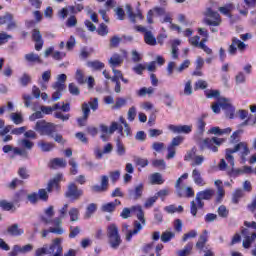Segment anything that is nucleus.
I'll list each match as a JSON object with an SVG mask.
<instances>
[{
	"mask_svg": "<svg viewBox=\"0 0 256 256\" xmlns=\"http://www.w3.org/2000/svg\"><path fill=\"white\" fill-rule=\"evenodd\" d=\"M237 49L240 51V53H243L247 49V44H245L243 41L239 40L236 37L232 38V43L228 48V53L230 55H237Z\"/></svg>",
	"mask_w": 256,
	"mask_h": 256,
	"instance_id": "1a4fd4ad",
	"label": "nucleus"
},
{
	"mask_svg": "<svg viewBox=\"0 0 256 256\" xmlns=\"http://www.w3.org/2000/svg\"><path fill=\"white\" fill-rule=\"evenodd\" d=\"M10 119L15 125H21L23 123V116L20 113H11Z\"/></svg>",
	"mask_w": 256,
	"mask_h": 256,
	"instance_id": "de8ad7c7",
	"label": "nucleus"
},
{
	"mask_svg": "<svg viewBox=\"0 0 256 256\" xmlns=\"http://www.w3.org/2000/svg\"><path fill=\"white\" fill-rule=\"evenodd\" d=\"M207 243V230H204L203 234L200 235L198 242L196 243L197 249H203Z\"/></svg>",
	"mask_w": 256,
	"mask_h": 256,
	"instance_id": "a19ab883",
	"label": "nucleus"
},
{
	"mask_svg": "<svg viewBox=\"0 0 256 256\" xmlns=\"http://www.w3.org/2000/svg\"><path fill=\"white\" fill-rule=\"evenodd\" d=\"M68 90L71 93V95H79L81 93V91H79V87H77V85H75V83H70L68 86Z\"/></svg>",
	"mask_w": 256,
	"mask_h": 256,
	"instance_id": "680f3d73",
	"label": "nucleus"
},
{
	"mask_svg": "<svg viewBox=\"0 0 256 256\" xmlns=\"http://www.w3.org/2000/svg\"><path fill=\"white\" fill-rule=\"evenodd\" d=\"M152 149L156 151V153H161L165 149V143L162 142H154L152 144Z\"/></svg>",
	"mask_w": 256,
	"mask_h": 256,
	"instance_id": "052dcab7",
	"label": "nucleus"
},
{
	"mask_svg": "<svg viewBox=\"0 0 256 256\" xmlns=\"http://www.w3.org/2000/svg\"><path fill=\"white\" fill-rule=\"evenodd\" d=\"M75 80L77 81L78 85H85V83H87L85 72H83L81 69H77L75 73Z\"/></svg>",
	"mask_w": 256,
	"mask_h": 256,
	"instance_id": "72a5a7b5",
	"label": "nucleus"
},
{
	"mask_svg": "<svg viewBox=\"0 0 256 256\" xmlns=\"http://www.w3.org/2000/svg\"><path fill=\"white\" fill-rule=\"evenodd\" d=\"M25 139H37V132L34 130H26L24 132Z\"/></svg>",
	"mask_w": 256,
	"mask_h": 256,
	"instance_id": "338daca9",
	"label": "nucleus"
},
{
	"mask_svg": "<svg viewBox=\"0 0 256 256\" xmlns=\"http://www.w3.org/2000/svg\"><path fill=\"white\" fill-rule=\"evenodd\" d=\"M126 13L131 21V23H137V21L135 20L136 18L138 19H143V14H141L140 11H138V13H134L133 12V8L131 7V5H126Z\"/></svg>",
	"mask_w": 256,
	"mask_h": 256,
	"instance_id": "5701e85b",
	"label": "nucleus"
},
{
	"mask_svg": "<svg viewBox=\"0 0 256 256\" xmlns=\"http://www.w3.org/2000/svg\"><path fill=\"white\" fill-rule=\"evenodd\" d=\"M213 195H215V190L213 189H206L198 192L196 194L195 200L191 201L190 203L191 215H193L194 217H197V211L205 207V202H203V200L209 201V199H212Z\"/></svg>",
	"mask_w": 256,
	"mask_h": 256,
	"instance_id": "f257e3e1",
	"label": "nucleus"
},
{
	"mask_svg": "<svg viewBox=\"0 0 256 256\" xmlns=\"http://www.w3.org/2000/svg\"><path fill=\"white\" fill-rule=\"evenodd\" d=\"M95 211H97V204H95V203L89 204L86 208L84 218L91 219V217H93V213H95Z\"/></svg>",
	"mask_w": 256,
	"mask_h": 256,
	"instance_id": "c9c22d12",
	"label": "nucleus"
},
{
	"mask_svg": "<svg viewBox=\"0 0 256 256\" xmlns=\"http://www.w3.org/2000/svg\"><path fill=\"white\" fill-rule=\"evenodd\" d=\"M227 173L230 177H239V175H243L244 171L243 169H237L235 166H231V169Z\"/></svg>",
	"mask_w": 256,
	"mask_h": 256,
	"instance_id": "8fccbe9b",
	"label": "nucleus"
},
{
	"mask_svg": "<svg viewBox=\"0 0 256 256\" xmlns=\"http://www.w3.org/2000/svg\"><path fill=\"white\" fill-rule=\"evenodd\" d=\"M116 153L119 157L125 156V153H127V149L125 148V145L121 143V140L116 141Z\"/></svg>",
	"mask_w": 256,
	"mask_h": 256,
	"instance_id": "58836bf2",
	"label": "nucleus"
},
{
	"mask_svg": "<svg viewBox=\"0 0 256 256\" xmlns=\"http://www.w3.org/2000/svg\"><path fill=\"white\" fill-rule=\"evenodd\" d=\"M19 149H22L28 153L31 151L33 147H35V143L27 138L19 139L18 140Z\"/></svg>",
	"mask_w": 256,
	"mask_h": 256,
	"instance_id": "aec40b11",
	"label": "nucleus"
},
{
	"mask_svg": "<svg viewBox=\"0 0 256 256\" xmlns=\"http://www.w3.org/2000/svg\"><path fill=\"white\" fill-rule=\"evenodd\" d=\"M38 147L43 153H49V151H53V149H55V144L52 142H45L44 140H40L38 142Z\"/></svg>",
	"mask_w": 256,
	"mask_h": 256,
	"instance_id": "cd10ccee",
	"label": "nucleus"
},
{
	"mask_svg": "<svg viewBox=\"0 0 256 256\" xmlns=\"http://www.w3.org/2000/svg\"><path fill=\"white\" fill-rule=\"evenodd\" d=\"M122 39L119 38V36H113L110 39V47L115 48V47H119V43H121Z\"/></svg>",
	"mask_w": 256,
	"mask_h": 256,
	"instance_id": "69168bd1",
	"label": "nucleus"
},
{
	"mask_svg": "<svg viewBox=\"0 0 256 256\" xmlns=\"http://www.w3.org/2000/svg\"><path fill=\"white\" fill-rule=\"evenodd\" d=\"M68 215L70 217V221H79V208H71L68 212Z\"/></svg>",
	"mask_w": 256,
	"mask_h": 256,
	"instance_id": "49530a36",
	"label": "nucleus"
},
{
	"mask_svg": "<svg viewBox=\"0 0 256 256\" xmlns=\"http://www.w3.org/2000/svg\"><path fill=\"white\" fill-rule=\"evenodd\" d=\"M63 238H55L50 245L51 255L63 256Z\"/></svg>",
	"mask_w": 256,
	"mask_h": 256,
	"instance_id": "9d476101",
	"label": "nucleus"
},
{
	"mask_svg": "<svg viewBox=\"0 0 256 256\" xmlns=\"http://www.w3.org/2000/svg\"><path fill=\"white\" fill-rule=\"evenodd\" d=\"M19 83L22 85V87H27L29 83H31V75L24 73L20 78H19Z\"/></svg>",
	"mask_w": 256,
	"mask_h": 256,
	"instance_id": "09e8293b",
	"label": "nucleus"
},
{
	"mask_svg": "<svg viewBox=\"0 0 256 256\" xmlns=\"http://www.w3.org/2000/svg\"><path fill=\"white\" fill-rule=\"evenodd\" d=\"M51 246L45 244L42 248L36 250V256L51 255Z\"/></svg>",
	"mask_w": 256,
	"mask_h": 256,
	"instance_id": "ea45409f",
	"label": "nucleus"
},
{
	"mask_svg": "<svg viewBox=\"0 0 256 256\" xmlns=\"http://www.w3.org/2000/svg\"><path fill=\"white\" fill-rule=\"evenodd\" d=\"M27 130V126H22V127H19V128H14L12 129L11 131V134L12 135H25V131Z\"/></svg>",
	"mask_w": 256,
	"mask_h": 256,
	"instance_id": "e2e57ef3",
	"label": "nucleus"
},
{
	"mask_svg": "<svg viewBox=\"0 0 256 256\" xmlns=\"http://www.w3.org/2000/svg\"><path fill=\"white\" fill-rule=\"evenodd\" d=\"M218 103L220 105V108L226 111L229 119H233V115L235 114V107H233V104L231 103V99L225 98V97H219Z\"/></svg>",
	"mask_w": 256,
	"mask_h": 256,
	"instance_id": "6e6552de",
	"label": "nucleus"
},
{
	"mask_svg": "<svg viewBox=\"0 0 256 256\" xmlns=\"http://www.w3.org/2000/svg\"><path fill=\"white\" fill-rule=\"evenodd\" d=\"M150 181L152 185H163L165 183V180H163V176H161V173H154L150 177Z\"/></svg>",
	"mask_w": 256,
	"mask_h": 256,
	"instance_id": "f704fd0d",
	"label": "nucleus"
},
{
	"mask_svg": "<svg viewBox=\"0 0 256 256\" xmlns=\"http://www.w3.org/2000/svg\"><path fill=\"white\" fill-rule=\"evenodd\" d=\"M152 165H153V167H161L162 169H165V167H166L165 160H163V159L153 160Z\"/></svg>",
	"mask_w": 256,
	"mask_h": 256,
	"instance_id": "774afa93",
	"label": "nucleus"
},
{
	"mask_svg": "<svg viewBox=\"0 0 256 256\" xmlns=\"http://www.w3.org/2000/svg\"><path fill=\"white\" fill-rule=\"evenodd\" d=\"M117 130H119V133L123 135V126H120L117 122H112L109 127V135H113Z\"/></svg>",
	"mask_w": 256,
	"mask_h": 256,
	"instance_id": "c03bdc74",
	"label": "nucleus"
},
{
	"mask_svg": "<svg viewBox=\"0 0 256 256\" xmlns=\"http://www.w3.org/2000/svg\"><path fill=\"white\" fill-rule=\"evenodd\" d=\"M234 151L236 153L241 154V159H243V161H245V157H247V155H249V153H251V150H249V146L247 145L246 142H239L238 144H236L234 146Z\"/></svg>",
	"mask_w": 256,
	"mask_h": 256,
	"instance_id": "f3484780",
	"label": "nucleus"
},
{
	"mask_svg": "<svg viewBox=\"0 0 256 256\" xmlns=\"http://www.w3.org/2000/svg\"><path fill=\"white\" fill-rule=\"evenodd\" d=\"M203 161H205V157H203V155L195 156L191 163V167H199L203 165Z\"/></svg>",
	"mask_w": 256,
	"mask_h": 256,
	"instance_id": "3c124183",
	"label": "nucleus"
},
{
	"mask_svg": "<svg viewBox=\"0 0 256 256\" xmlns=\"http://www.w3.org/2000/svg\"><path fill=\"white\" fill-rule=\"evenodd\" d=\"M128 121H135V117H137V108L132 106L128 110Z\"/></svg>",
	"mask_w": 256,
	"mask_h": 256,
	"instance_id": "6e6d98bb",
	"label": "nucleus"
},
{
	"mask_svg": "<svg viewBox=\"0 0 256 256\" xmlns=\"http://www.w3.org/2000/svg\"><path fill=\"white\" fill-rule=\"evenodd\" d=\"M7 233L12 237H19L25 233V231L19 228V224H13L7 228Z\"/></svg>",
	"mask_w": 256,
	"mask_h": 256,
	"instance_id": "bb28decb",
	"label": "nucleus"
},
{
	"mask_svg": "<svg viewBox=\"0 0 256 256\" xmlns=\"http://www.w3.org/2000/svg\"><path fill=\"white\" fill-rule=\"evenodd\" d=\"M107 238H108V245H110L111 249L116 250L118 247L121 246L123 240L121 239V235L119 234V228L116 224H110L107 227Z\"/></svg>",
	"mask_w": 256,
	"mask_h": 256,
	"instance_id": "f03ea898",
	"label": "nucleus"
},
{
	"mask_svg": "<svg viewBox=\"0 0 256 256\" xmlns=\"http://www.w3.org/2000/svg\"><path fill=\"white\" fill-rule=\"evenodd\" d=\"M134 163L139 167H147V165H149V160H147V158L136 157L134 158Z\"/></svg>",
	"mask_w": 256,
	"mask_h": 256,
	"instance_id": "864d4df0",
	"label": "nucleus"
},
{
	"mask_svg": "<svg viewBox=\"0 0 256 256\" xmlns=\"http://www.w3.org/2000/svg\"><path fill=\"white\" fill-rule=\"evenodd\" d=\"M192 178L194 180V183L196 185H199V187H204V185L206 184L205 180L201 176V171H199V169H197V168L193 169Z\"/></svg>",
	"mask_w": 256,
	"mask_h": 256,
	"instance_id": "a878e982",
	"label": "nucleus"
},
{
	"mask_svg": "<svg viewBox=\"0 0 256 256\" xmlns=\"http://www.w3.org/2000/svg\"><path fill=\"white\" fill-rule=\"evenodd\" d=\"M26 63H37L38 65H41L43 63V59H41V56L39 54H36L35 52H30L24 56Z\"/></svg>",
	"mask_w": 256,
	"mask_h": 256,
	"instance_id": "412c9836",
	"label": "nucleus"
},
{
	"mask_svg": "<svg viewBox=\"0 0 256 256\" xmlns=\"http://www.w3.org/2000/svg\"><path fill=\"white\" fill-rule=\"evenodd\" d=\"M33 41H35V50L41 51L43 49V36H41V31L39 29H34L32 32Z\"/></svg>",
	"mask_w": 256,
	"mask_h": 256,
	"instance_id": "6ab92c4d",
	"label": "nucleus"
},
{
	"mask_svg": "<svg viewBox=\"0 0 256 256\" xmlns=\"http://www.w3.org/2000/svg\"><path fill=\"white\" fill-rule=\"evenodd\" d=\"M148 135H149L150 138L159 137V135H163V130L149 129L148 130Z\"/></svg>",
	"mask_w": 256,
	"mask_h": 256,
	"instance_id": "0e129e2a",
	"label": "nucleus"
},
{
	"mask_svg": "<svg viewBox=\"0 0 256 256\" xmlns=\"http://www.w3.org/2000/svg\"><path fill=\"white\" fill-rule=\"evenodd\" d=\"M169 193H170L169 189H162L155 194V197L156 199L160 198L162 199V201H165V197H167Z\"/></svg>",
	"mask_w": 256,
	"mask_h": 256,
	"instance_id": "bf43d9fd",
	"label": "nucleus"
},
{
	"mask_svg": "<svg viewBox=\"0 0 256 256\" xmlns=\"http://www.w3.org/2000/svg\"><path fill=\"white\" fill-rule=\"evenodd\" d=\"M136 212L137 219L142 222V225H145V214L143 213V208L141 206H133L130 209L124 208L120 214L122 219H129L131 217V213Z\"/></svg>",
	"mask_w": 256,
	"mask_h": 256,
	"instance_id": "423d86ee",
	"label": "nucleus"
},
{
	"mask_svg": "<svg viewBox=\"0 0 256 256\" xmlns=\"http://www.w3.org/2000/svg\"><path fill=\"white\" fill-rule=\"evenodd\" d=\"M141 229H143V225H141V222L135 221L134 222V229L132 231H129L126 234V241H131L133 235H137V233H139V231H141Z\"/></svg>",
	"mask_w": 256,
	"mask_h": 256,
	"instance_id": "c85d7f7f",
	"label": "nucleus"
},
{
	"mask_svg": "<svg viewBox=\"0 0 256 256\" xmlns=\"http://www.w3.org/2000/svg\"><path fill=\"white\" fill-rule=\"evenodd\" d=\"M3 153H10V151H13L14 155H19L20 157H23V159H29V152L19 148L14 147L11 145H5L2 148Z\"/></svg>",
	"mask_w": 256,
	"mask_h": 256,
	"instance_id": "ddd939ff",
	"label": "nucleus"
},
{
	"mask_svg": "<svg viewBox=\"0 0 256 256\" xmlns=\"http://www.w3.org/2000/svg\"><path fill=\"white\" fill-rule=\"evenodd\" d=\"M124 58L120 54H113L110 59L108 60V63L112 69H115V67H120L121 64L123 63Z\"/></svg>",
	"mask_w": 256,
	"mask_h": 256,
	"instance_id": "4be33fe9",
	"label": "nucleus"
},
{
	"mask_svg": "<svg viewBox=\"0 0 256 256\" xmlns=\"http://www.w3.org/2000/svg\"><path fill=\"white\" fill-rule=\"evenodd\" d=\"M175 237V233L170 231H165L162 233L160 239L162 243H169Z\"/></svg>",
	"mask_w": 256,
	"mask_h": 256,
	"instance_id": "37998d69",
	"label": "nucleus"
},
{
	"mask_svg": "<svg viewBox=\"0 0 256 256\" xmlns=\"http://www.w3.org/2000/svg\"><path fill=\"white\" fill-rule=\"evenodd\" d=\"M61 179H63V174H56L53 179L49 181L46 190L40 189L38 191V199L41 201H47V199H49V195L47 193H51V191L54 189H59V183H61Z\"/></svg>",
	"mask_w": 256,
	"mask_h": 256,
	"instance_id": "7ed1b4c3",
	"label": "nucleus"
},
{
	"mask_svg": "<svg viewBox=\"0 0 256 256\" xmlns=\"http://www.w3.org/2000/svg\"><path fill=\"white\" fill-rule=\"evenodd\" d=\"M144 41L146 45H150L151 47H155V45H157V38H155L151 30L144 34Z\"/></svg>",
	"mask_w": 256,
	"mask_h": 256,
	"instance_id": "c756f323",
	"label": "nucleus"
},
{
	"mask_svg": "<svg viewBox=\"0 0 256 256\" xmlns=\"http://www.w3.org/2000/svg\"><path fill=\"white\" fill-rule=\"evenodd\" d=\"M242 235L244 237V239L242 241V245H243L244 249L251 248V245H253V243L256 241V232L249 235V230L243 229Z\"/></svg>",
	"mask_w": 256,
	"mask_h": 256,
	"instance_id": "f8f14e48",
	"label": "nucleus"
},
{
	"mask_svg": "<svg viewBox=\"0 0 256 256\" xmlns=\"http://www.w3.org/2000/svg\"><path fill=\"white\" fill-rule=\"evenodd\" d=\"M192 83L193 82L191 80L186 81V83L184 84L183 95H186V96L193 95V85H192Z\"/></svg>",
	"mask_w": 256,
	"mask_h": 256,
	"instance_id": "a18cd8bd",
	"label": "nucleus"
},
{
	"mask_svg": "<svg viewBox=\"0 0 256 256\" xmlns=\"http://www.w3.org/2000/svg\"><path fill=\"white\" fill-rule=\"evenodd\" d=\"M49 233H54L55 235H63L65 230L63 229V226L50 227L48 230H43L41 235L45 239Z\"/></svg>",
	"mask_w": 256,
	"mask_h": 256,
	"instance_id": "b1692460",
	"label": "nucleus"
},
{
	"mask_svg": "<svg viewBox=\"0 0 256 256\" xmlns=\"http://www.w3.org/2000/svg\"><path fill=\"white\" fill-rule=\"evenodd\" d=\"M50 169H57V167L65 168L67 167V161L63 158H54L49 162Z\"/></svg>",
	"mask_w": 256,
	"mask_h": 256,
	"instance_id": "393cba45",
	"label": "nucleus"
},
{
	"mask_svg": "<svg viewBox=\"0 0 256 256\" xmlns=\"http://www.w3.org/2000/svg\"><path fill=\"white\" fill-rule=\"evenodd\" d=\"M233 153H237L235 148H227L225 151V159L230 163L231 167H235V158L233 157Z\"/></svg>",
	"mask_w": 256,
	"mask_h": 256,
	"instance_id": "2f4dec72",
	"label": "nucleus"
},
{
	"mask_svg": "<svg viewBox=\"0 0 256 256\" xmlns=\"http://www.w3.org/2000/svg\"><path fill=\"white\" fill-rule=\"evenodd\" d=\"M143 189H145L143 183L136 185L134 189H129L128 193L130 199H134V201H137V199H141V197H143Z\"/></svg>",
	"mask_w": 256,
	"mask_h": 256,
	"instance_id": "2eb2a0df",
	"label": "nucleus"
},
{
	"mask_svg": "<svg viewBox=\"0 0 256 256\" xmlns=\"http://www.w3.org/2000/svg\"><path fill=\"white\" fill-rule=\"evenodd\" d=\"M87 67H90L92 71H101V69L105 68V64L99 60H94V61H88Z\"/></svg>",
	"mask_w": 256,
	"mask_h": 256,
	"instance_id": "7c9ffc66",
	"label": "nucleus"
},
{
	"mask_svg": "<svg viewBox=\"0 0 256 256\" xmlns=\"http://www.w3.org/2000/svg\"><path fill=\"white\" fill-rule=\"evenodd\" d=\"M0 207L3 211H11V209H13V203L7 202L6 200H0Z\"/></svg>",
	"mask_w": 256,
	"mask_h": 256,
	"instance_id": "13d9d810",
	"label": "nucleus"
},
{
	"mask_svg": "<svg viewBox=\"0 0 256 256\" xmlns=\"http://www.w3.org/2000/svg\"><path fill=\"white\" fill-rule=\"evenodd\" d=\"M168 129L172 131V133H184L186 135H189L191 131H193V126L191 125H169Z\"/></svg>",
	"mask_w": 256,
	"mask_h": 256,
	"instance_id": "a211bd4d",
	"label": "nucleus"
},
{
	"mask_svg": "<svg viewBox=\"0 0 256 256\" xmlns=\"http://www.w3.org/2000/svg\"><path fill=\"white\" fill-rule=\"evenodd\" d=\"M46 216H41L40 221L44 223V225H51L53 223V217L55 216V210L53 206H49L44 210Z\"/></svg>",
	"mask_w": 256,
	"mask_h": 256,
	"instance_id": "4468645a",
	"label": "nucleus"
},
{
	"mask_svg": "<svg viewBox=\"0 0 256 256\" xmlns=\"http://www.w3.org/2000/svg\"><path fill=\"white\" fill-rule=\"evenodd\" d=\"M242 197H245V192L243 189L239 188L232 195V203L237 205V203H239V199H242Z\"/></svg>",
	"mask_w": 256,
	"mask_h": 256,
	"instance_id": "4c0bfd02",
	"label": "nucleus"
},
{
	"mask_svg": "<svg viewBox=\"0 0 256 256\" xmlns=\"http://www.w3.org/2000/svg\"><path fill=\"white\" fill-rule=\"evenodd\" d=\"M116 207L117 204L115 202H109L101 206V211H103V213H113Z\"/></svg>",
	"mask_w": 256,
	"mask_h": 256,
	"instance_id": "e433bc0d",
	"label": "nucleus"
},
{
	"mask_svg": "<svg viewBox=\"0 0 256 256\" xmlns=\"http://www.w3.org/2000/svg\"><path fill=\"white\" fill-rule=\"evenodd\" d=\"M193 252V242H189L183 249L178 250L176 255L178 256H189Z\"/></svg>",
	"mask_w": 256,
	"mask_h": 256,
	"instance_id": "473e14b6",
	"label": "nucleus"
},
{
	"mask_svg": "<svg viewBox=\"0 0 256 256\" xmlns=\"http://www.w3.org/2000/svg\"><path fill=\"white\" fill-rule=\"evenodd\" d=\"M222 143H225V139L223 138H206L203 140V149H210L213 153H217L219 151V147H221Z\"/></svg>",
	"mask_w": 256,
	"mask_h": 256,
	"instance_id": "0eeeda50",
	"label": "nucleus"
},
{
	"mask_svg": "<svg viewBox=\"0 0 256 256\" xmlns=\"http://www.w3.org/2000/svg\"><path fill=\"white\" fill-rule=\"evenodd\" d=\"M191 65V61L185 60L180 66L176 68V73H183L185 69H189V66Z\"/></svg>",
	"mask_w": 256,
	"mask_h": 256,
	"instance_id": "5fc2aeb1",
	"label": "nucleus"
},
{
	"mask_svg": "<svg viewBox=\"0 0 256 256\" xmlns=\"http://www.w3.org/2000/svg\"><path fill=\"white\" fill-rule=\"evenodd\" d=\"M218 215L223 219H227L229 217V210H227V207H225V205L219 206Z\"/></svg>",
	"mask_w": 256,
	"mask_h": 256,
	"instance_id": "603ef678",
	"label": "nucleus"
},
{
	"mask_svg": "<svg viewBox=\"0 0 256 256\" xmlns=\"http://www.w3.org/2000/svg\"><path fill=\"white\" fill-rule=\"evenodd\" d=\"M181 143H183V137L177 136L172 139V141L168 147H172L173 149H175V147H179V145H181Z\"/></svg>",
	"mask_w": 256,
	"mask_h": 256,
	"instance_id": "4d7b16f0",
	"label": "nucleus"
},
{
	"mask_svg": "<svg viewBox=\"0 0 256 256\" xmlns=\"http://www.w3.org/2000/svg\"><path fill=\"white\" fill-rule=\"evenodd\" d=\"M204 16V23L211 27H219V25H221V23L223 22V20H221V15H219V12L213 11V9L211 8H206Z\"/></svg>",
	"mask_w": 256,
	"mask_h": 256,
	"instance_id": "39448f33",
	"label": "nucleus"
},
{
	"mask_svg": "<svg viewBox=\"0 0 256 256\" xmlns=\"http://www.w3.org/2000/svg\"><path fill=\"white\" fill-rule=\"evenodd\" d=\"M83 195V190L79 189L75 183H70L68 185V190L66 192V197L69 199H73V201H77L79 197Z\"/></svg>",
	"mask_w": 256,
	"mask_h": 256,
	"instance_id": "9b49d317",
	"label": "nucleus"
},
{
	"mask_svg": "<svg viewBox=\"0 0 256 256\" xmlns=\"http://www.w3.org/2000/svg\"><path fill=\"white\" fill-rule=\"evenodd\" d=\"M205 116H203L202 118H198L197 119V133L198 135H203V133H205V121L203 120Z\"/></svg>",
	"mask_w": 256,
	"mask_h": 256,
	"instance_id": "79ce46f5",
	"label": "nucleus"
},
{
	"mask_svg": "<svg viewBox=\"0 0 256 256\" xmlns=\"http://www.w3.org/2000/svg\"><path fill=\"white\" fill-rule=\"evenodd\" d=\"M34 130L39 133V135H47V137H53V133L57 131L55 124L45 120L37 121Z\"/></svg>",
	"mask_w": 256,
	"mask_h": 256,
	"instance_id": "20e7f679",
	"label": "nucleus"
},
{
	"mask_svg": "<svg viewBox=\"0 0 256 256\" xmlns=\"http://www.w3.org/2000/svg\"><path fill=\"white\" fill-rule=\"evenodd\" d=\"M67 209H69V204H64L59 210L60 216L53 219L54 227H63V219L67 217Z\"/></svg>",
	"mask_w": 256,
	"mask_h": 256,
	"instance_id": "dca6fc26",
	"label": "nucleus"
}]
</instances>
